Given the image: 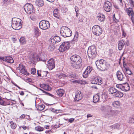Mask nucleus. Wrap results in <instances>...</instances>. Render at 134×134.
<instances>
[{
  "label": "nucleus",
  "instance_id": "1",
  "mask_svg": "<svg viewBox=\"0 0 134 134\" xmlns=\"http://www.w3.org/2000/svg\"><path fill=\"white\" fill-rule=\"evenodd\" d=\"M71 66L74 68H80L82 66V60L80 57L77 55H74L71 57Z\"/></svg>",
  "mask_w": 134,
  "mask_h": 134
},
{
  "label": "nucleus",
  "instance_id": "2",
  "mask_svg": "<svg viewBox=\"0 0 134 134\" xmlns=\"http://www.w3.org/2000/svg\"><path fill=\"white\" fill-rule=\"evenodd\" d=\"M101 110L103 111L105 114L109 116H115L120 113L119 111L114 110L111 107L108 105L102 107L101 108Z\"/></svg>",
  "mask_w": 134,
  "mask_h": 134
},
{
  "label": "nucleus",
  "instance_id": "3",
  "mask_svg": "<svg viewBox=\"0 0 134 134\" xmlns=\"http://www.w3.org/2000/svg\"><path fill=\"white\" fill-rule=\"evenodd\" d=\"M96 64L98 69L101 71H104L108 69L110 67V65L107 61L103 59H100L96 62Z\"/></svg>",
  "mask_w": 134,
  "mask_h": 134
},
{
  "label": "nucleus",
  "instance_id": "4",
  "mask_svg": "<svg viewBox=\"0 0 134 134\" xmlns=\"http://www.w3.org/2000/svg\"><path fill=\"white\" fill-rule=\"evenodd\" d=\"M46 54L43 53H40L39 54H33L32 56V60L34 61L36 60L37 61H42L44 62L46 61Z\"/></svg>",
  "mask_w": 134,
  "mask_h": 134
},
{
  "label": "nucleus",
  "instance_id": "5",
  "mask_svg": "<svg viewBox=\"0 0 134 134\" xmlns=\"http://www.w3.org/2000/svg\"><path fill=\"white\" fill-rule=\"evenodd\" d=\"M21 20L18 18H13L12 19V27L15 30H19L21 28Z\"/></svg>",
  "mask_w": 134,
  "mask_h": 134
},
{
  "label": "nucleus",
  "instance_id": "6",
  "mask_svg": "<svg viewBox=\"0 0 134 134\" xmlns=\"http://www.w3.org/2000/svg\"><path fill=\"white\" fill-rule=\"evenodd\" d=\"M60 32L61 35L64 37L70 36L71 35L72 32L68 27L63 26L61 28Z\"/></svg>",
  "mask_w": 134,
  "mask_h": 134
},
{
  "label": "nucleus",
  "instance_id": "7",
  "mask_svg": "<svg viewBox=\"0 0 134 134\" xmlns=\"http://www.w3.org/2000/svg\"><path fill=\"white\" fill-rule=\"evenodd\" d=\"M108 91L109 93L111 94L113 96L121 97L123 96V94L122 92L114 87H111L109 88L108 90Z\"/></svg>",
  "mask_w": 134,
  "mask_h": 134
},
{
  "label": "nucleus",
  "instance_id": "8",
  "mask_svg": "<svg viewBox=\"0 0 134 134\" xmlns=\"http://www.w3.org/2000/svg\"><path fill=\"white\" fill-rule=\"evenodd\" d=\"M24 9L27 13L29 14H32L35 12L33 5L31 4H26L24 6Z\"/></svg>",
  "mask_w": 134,
  "mask_h": 134
},
{
  "label": "nucleus",
  "instance_id": "9",
  "mask_svg": "<svg viewBox=\"0 0 134 134\" xmlns=\"http://www.w3.org/2000/svg\"><path fill=\"white\" fill-rule=\"evenodd\" d=\"M92 31L94 35L97 36L101 35L103 32L102 28L98 25L94 26L92 28Z\"/></svg>",
  "mask_w": 134,
  "mask_h": 134
},
{
  "label": "nucleus",
  "instance_id": "10",
  "mask_svg": "<svg viewBox=\"0 0 134 134\" xmlns=\"http://www.w3.org/2000/svg\"><path fill=\"white\" fill-rule=\"evenodd\" d=\"M40 28L43 30H46L48 29L50 27V24L48 21L42 20L39 23Z\"/></svg>",
  "mask_w": 134,
  "mask_h": 134
},
{
  "label": "nucleus",
  "instance_id": "11",
  "mask_svg": "<svg viewBox=\"0 0 134 134\" xmlns=\"http://www.w3.org/2000/svg\"><path fill=\"white\" fill-rule=\"evenodd\" d=\"M70 44L68 42H65L60 45L59 48V50H66L69 49L70 47Z\"/></svg>",
  "mask_w": 134,
  "mask_h": 134
},
{
  "label": "nucleus",
  "instance_id": "12",
  "mask_svg": "<svg viewBox=\"0 0 134 134\" xmlns=\"http://www.w3.org/2000/svg\"><path fill=\"white\" fill-rule=\"evenodd\" d=\"M104 10L108 12H110L112 8V4L108 1H105L103 6Z\"/></svg>",
  "mask_w": 134,
  "mask_h": 134
},
{
  "label": "nucleus",
  "instance_id": "13",
  "mask_svg": "<svg viewBox=\"0 0 134 134\" xmlns=\"http://www.w3.org/2000/svg\"><path fill=\"white\" fill-rule=\"evenodd\" d=\"M91 83L93 84L100 85L102 84V79L99 77H94L92 78L91 80Z\"/></svg>",
  "mask_w": 134,
  "mask_h": 134
},
{
  "label": "nucleus",
  "instance_id": "14",
  "mask_svg": "<svg viewBox=\"0 0 134 134\" xmlns=\"http://www.w3.org/2000/svg\"><path fill=\"white\" fill-rule=\"evenodd\" d=\"M116 87L121 89L122 90L124 91H128L130 90V86L127 83H125L123 85H117Z\"/></svg>",
  "mask_w": 134,
  "mask_h": 134
},
{
  "label": "nucleus",
  "instance_id": "15",
  "mask_svg": "<svg viewBox=\"0 0 134 134\" xmlns=\"http://www.w3.org/2000/svg\"><path fill=\"white\" fill-rule=\"evenodd\" d=\"M83 97V95L81 92L80 91H77L76 93V95L74 98L75 101H79L81 100Z\"/></svg>",
  "mask_w": 134,
  "mask_h": 134
},
{
  "label": "nucleus",
  "instance_id": "16",
  "mask_svg": "<svg viewBox=\"0 0 134 134\" xmlns=\"http://www.w3.org/2000/svg\"><path fill=\"white\" fill-rule=\"evenodd\" d=\"M47 68L49 70L53 69L55 67L54 61L53 59H51L48 61Z\"/></svg>",
  "mask_w": 134,
  "mask_h": 134
},
{
  "label": "nucleus",
  "instance_id": "17",
  "mask_svg": "<svg viewBox=\"0 0 134 134\" xmlns=\"http://www.w3.org/2000/svg\"><path fill=\"white\" fill-rule=\"evenodd\" d=\"M88 57L93 59L97 55L96 51H87Z\"/></svg>",
  "mask_w": 134,
  "mask_h": 134
},
{
  "label": "nucleus",
  "instance_id": "18",
  "mask_svg": "<svg viewBox=\"0 0 134 134\" xmlns=\"http://www.w3.org/2000/svg\"><path fill=\"white\" fill-rule=\"evenodd\" d=\"M116 76L118 79L120 81H123L125 79L123 74L121 72L118 71L116 73Z\"/></svg>",
  "mask_w": 134,
  "mask_h": 134
},
{
  "label": "nucleus",
  "instance_id": "19",
  "mask_svg": "<svg viewBox=\"0 0 134 134\" xmlns=\"http://www.w3.org/2000/svg\"><path fill=\"white\" fill-rule=\"evenodd\" d=\"M61 40L60 37L58 36H56L52 38L51 39V42L52 44L54 45L56 42H59Z\"/></svg>",
  "mask_w": 134,
  "mask_h": 134
},
{
  "label": "nucleus",
  "instance_id": "20",
  "mask_svg": "<svg viewBox=\"0 0 134 134\" xmlns=\"http://www.w3.org/2000/svg\"><path fill=\"white\" fill-rule=\"evenodd\" d=\"M56 93L59 96L62 97L64 93V90L62 89L57 90H56Z\"/></svg>",
  "mask_w": 134,
  "mask_h": 134
},
{
  "label": "nucleus",
  "instance_id": "21",
  "mask_svg": "<svg viewBox=\"0 0 134 134\" xmlns=\"http://www.w3.org/2000/svg\"><path fill=\"white\" fill-rule=\"evenodd\" d=\"M125 44L124 41L122 40H120L118 44V48L119 50H121L122 49Z\"/></svg>",
  "mask_w": 134,
  "mask_h": 134
},
{
  "label": "nucleus",
  "instance_id": "22",
  "mask_svg": "<svg viewBox=\"0 0 134 134\" xmlns=\"http://www.w3.org/2000/svg\"><path fill=\"white\" fill-rule=\"evenodd\" d=\"M5 62L8 63H12L14 62V60L11 57L9 56H5Z\"/></svg>",
  "mask_w": 134,
  "mask_h": 134
},
{
  "label": "nucleus",
  "instance_id": "23",
  "mask_svg": "<svg viewBox=\"0 0 134 134\" xmlns=\"http://www.w3.org/2000/svg\"><path fill=\"white\" fill-rule=\"evenodd\" d=\"M105 16L102 14H98L97 17V19L100 22L103 21L105 19Z\"/></svg>",
  "mask_w": 134,
  "mask_h": 134
},
{
  "label": "nucleus",
  "instance_id": "24",
  "mask_svg": "<svg viewBox=\"0 0 134 134\" xmlns=\"http://www.w3.org/2000/svg\"><path fill=\"white\" fill-rule=\"evenodd\" d=\"M123 67L125 69L124 70H123V71H124V73H126L129 75H131L132 74V73L128 67H126L124 66V64L123 65Z\"/></svg>",
  "mask_w": 134,
  "mask_h": 134
},
{
  "label": "nucleus",
  "instance_id": "25",
  "mask_svg": "<svg viewBox=\"0 0 134 134\" xmlns=\"http://www.w3.org/2000/svg\"><path fill=\"white\" fill-rule=\"evenodd\" d=\"M36 4L38 7H42L44 5V2L43 0H37Z\"/></svg>",
  "mask_w": 134,
  "mask_h": 134
},
{
  "label": "nucleus",
  "instance_id": "26",
  "mask_svg": "<svg viewBox=\"0 0 134 134\" xmlns=\"http://www.w3.org/2000/svg\"><path fill=\"white\" fill-rule=\"evenodd\" d=\"M99 100V93L97 94L94 96L93 98V102L94 103H96Z\"/></svg>",
  "mask_w": 134,
  "mask_h": 134
},
{
  "label": "nucleus",
  "instance_id": "27",
  "mask_svg": "<svg viewBox=\"0 0 134 134\" xmlns=\"http://www.w3.org/2000/svg\"><path fill=\"white\" fill-rule=\"evenodd\" d=\"M35 35L36 37L39 36L40 32L39 29L38 27H35L34 30Z\"/></svg>",
  "mask_w": 134,
  "mask_h": 134
},
{
  "label": "nucleus",
  "instance_id": "28",
  "mask_svg": "<svg viewBox=\"0 0 134 134\" xmlns=\"http://www.w3.org/2000/svg\"><path fill=\"white\" fill-rule=\"evenodd\" d=\"M60 9L63 13H66L68 10L67 7L65 5H62L61 6Z\"/></svg>",
  "mask_w": 134,
  "mask_h": 134
},
{
  "label": "nucleus",
  "instance_id": "29",
  "mask_svg": "<svg viewBox=\"0 0 134 134\" xmlns=\"http://www.w3.org/2000/svg\"><path fill=\"white\" fill-rule=\"evenodd\" d=\"M127 9V12L129 16L134 13L133 11L132 8H129L128 9Z\"/></svg>",
  "mask_w": 134,
  "mask_h": 134
},
{
  "label": "nucleus",
  "instance_id": "30",
  "mask_svg": "<svg viewBox=\"0 0 134 134\" xmlns=\"http://www.w3.org/2000/svg\"><path fill=\"white\" fill-rule=\"evenodd\" d=\"M19 41L20 43L24 44L26 43V40L25 38L24 37H21L19 39Z\"/></svg>",
  "mask_w": 134,
  "mask_h": 134
},
{
  "label": "nucleus",
  "instance_id": "31",
  "mask_svg": "<svg viewBox=\"0 0 134 134\" xmlns=\"http://www.w3.org/2000/svg\"><path fill=\"white\" fill-rule=\"evenodd\" d=\"M10 124L11 128L12 129H15L17 127L16 124L13 121L10 122Z\"/></svg>",
  "mask_w": 134,
  "mask_h": 134
},
{
  "label": "nucleus",
  "instance_id": "32",
  "mask_svg": "<svg viewBox=\"0 0 134 134\" xmlns=\"http://www.w3.org/2000/svg\"><path fill=\"white\" fill-rule=\"evenodd\" d=\"M57 77H58L59 79H60L62 78H64L66 77V75L65 74L62 73H60L57 75Z\"/></svg>",
  "mask_w": 134,
  "mask_h": 134
},
{
  "label": "nucleus",
  "instance_id": "33",
  "mask_svg": "<svg viewBox=\"0 0 134 134\" xmlns=\"http://www.w3.org/2000/svg\"><path fill=\"white\" fill-rule=\"evenodd\" d=\"M68 77L71 78H75L76 79L77 78V76H76V75L75 73H72L69 74Z\"/></svg>",
  "mask_w": 134,
  "mask_h": 134
},
{
  "label": "nucleus",
  "instance_id": "34",
  "mask_svg": "<svg viewBox=\"0 0 134 134\" xmlns=\"http://www.w3.org/2000/svg\"><path fill=\"white\" fill-rule=\"evenodd\" d=\"M84 81H83L80 80H75L73 81V82L74 83H77L79 84H82L84 83L83 82H84Z\"/></svg>",
  "mask_w": 134,
  "mask_h": 134
},
{
  "label": "nucleus",
  "instance_id": "35",
  "mask_svg": "<svg viewBox=\"0 0 134 134\" xmlns=\"http://www.w3.org/2000/svg\"><path fill=\"white\" fill-rule=\"evenodd\" d=\"M92 70V68L90 66H88L86 69L85 70L88 74H90Z\"/></svg>",
  "mask_w": 134,
  "mask_h": 134
},
{
  "label": "nucleus",
  "instance_id": "36",
  "mask_svg": "<svg viewBox=\"0 0 134 134\" xmlns=\"http://www.w3.org/2000/svg\"><path fill=\"white\" fill-rule=\"evenodd\" d=\"M45 107V105L43 104H42L38 106L37 108L38 110H42L44 109Z\"/></svg>",
  "mask_w": 134,
  "mask_h": 134
},
{
  "label": "nucleus",
  "instance_id": "37",
  "mask_svg": "<svg viewBox=\"0 0 134 134\" xmlns=\"http://www.w3.org/2000/svg\"><path fill=\"white\" fill-rule=\"evenodd\" d=\"M110 127L113 129H118L120 127L119 125L118 124H116L113 125H112L110 126Z\"/></svg>",
  "mask_w": 134,
  "mask_h": 134
},
{
  "label": "nucleus",
  "instance_id": "38",
  "mask_svg": "<svg viewBox=\"0 0 134 134\" xmlns=\"http://www.w3.org/2000/svg\"><path fill=\"white\" fill-rule=\"evenodd\" d=\"M108 52V57H111L114 55V53L113 51H109Z\"/></svg>",
  "mask_w": 134,
  "mask_h": 134
},
{
  "label": "nucleus",
  "instance_id": "39",
  "mask_svg": "<svg viewBox=\"0 0 134 134\" xmlns=\"http://www.w3.org/2000/svg\"><path fill=\"white\" fill-rule=\"evenodd\" d=\"M35 129L36 131H43V128L40 126H37L35 127Z\"/></svg>",
  "mask_w": 134,
  "mask_h": 134
},
{
  "label": "nucleus",
  "instance_id": "40",
  "mask_svg": "<svg viewBox=\"0 0 134 134\" xmlns=\"http://www.w3.org/2000/svg\"><path fill=\"white\" fill-rule=\"evenodd\" d=\"M44 89L47 91H49L51 90V88L48 85L45 84Z\"/></svg>",
  "mask_w": 134,
  "mask_h": 134
},
{
  "label": "nucleus",
  "instance_id": "41",
  "mask_svg": "<svg viewBox=\"0 0 134 134\" xmlns=\"http://www.w3.org/2000/svg\"><path fill=\"white\" fill-rule=\"evenodd\" d=\"M10 2V0H3V3L5 6L7 5Z\"/></svg>",
  "mask_w": 134,
  "mask_h": 134
},
{
  "label": "nucleus",
  "instance_id": "42",
  "mask_svg": "<svg viewBox=\"0 0 134 134\" xmlns=\"http://www.w3.org/2000/svg\"><path fill=\"white\" fill-rule=\"evenodd\" d=\"M120 103L119 101H115L113 103V105L114 106V107H116L117 106L119 105Z\"/></svg>",
  "mask_w": 134,
  "mask_h": 134
},
{
  "label": "nucleus",
  "instance_id": "43",
  "mask_svg": "<svg viewBox=\"0 0 134 134\" xmlns=\"http://www.w3.org/2000/svg\"><path fill=\"white\" fill-rule=\"evenodd\" d=\"M20 71L21 73L24 74V75H26L27 74V72L26 70L24 68H23L22 69V70H20Z\"/></svg>",
  "mask_w": 134,
  "mask_h": 134
},
{
  "label": "nucleus",
  "instance_id": "44",
  "mask_svg": "<svg viewBox=\"0 0 134 134\" xmlns=\"http://www.w3.org/2000/svg\"><path fill=\"white\" fill-rule=\"evenodd\" d=\"M88 74L87 72L85 70V71L83 73L82 75L84 78H86L88 76Z\"/></svg>",
  "mask_w": 134,
  "mask_h": 134
},
{
  "label": "nucleus",
  "instance_id": "45",
  "mask_svg": "<svg viewBox=\"0 0 134 134\" xmlns=\"http://www.w3.org/2000/svg\"><path fill=\"white\" fill-rule=\"evenodd\" d=\"M24 67L25 66H24L21 63L19 64V66L18 67V68L20 71L23 68H24Z\"/></svg>",
  "mask_w": 134,
  "mask_h": 134
},
{
  "label": "nucleus",
  "instance_id": "46",
  "mask_svg": "<svg viewBox=\"0 0 134 134\" xmlns=\"http://www.w3.org/2000/svg\"><path fill=\"white\" fill-rule=\"evenodd\" d=\"M96 49L95 47L94 46H91L88 47V50H93Z\"/></svg>",
  "mask_w": 134,
  "mask_h": 134
},
{
  "label": "nucleus",
  "instance_id": "47",
  "mask_svg": "<svg viewBox=\"0 0 134 134\" xmlns=\"http://www.w3.org/2000/svg\"><path fill=\"white\" fill-rule=\"evenodd\" d=\"M50 109L52 112H54V113H58V112H57V111H59L60 110H56L54 108H50Z\"/></svg>",
  "mask_w": 134,
  "mask_h": 134
},
{
  "label": "nucleus",
  "instance_id": "48",
  "mask_svg": "<svg viewBox=\"0 0 134 134\" xmlns=\"http://www.w3.org/2000/svg\"><path fill=\"white\" fill-rule=\"evenodd\" d=\"M36 71L35 68H32L31 69V73L32 74H34L36 72Z\"/></svg>",
  "mask_w": 134,
  "mask_h": 134
},
{
  "label": "nucleus",
  "instance_id": "49",
  "mask_svg": "<svg viewBox=\"0 0 134 134\" xmlns=\"http://www.w3.org/2000/svg\"><path fill=\"white\" fill-rule=\"evenodd\" d=\"M55 47L53 45L50 46L49 47V49H50L51 50H53L54 49Z\"/></svg>",
  "mask_w": 134,
  "mask_h": 134
},
{
  "label": "nucleus",
  "instance_id": "50",
  "mask_svg": "<svg viewBox=\"0 0 134 134\" xmlns=\"http://www.w3.org/2000/svg\"><path fill=\"white\" fill-rule=\"evenodd\" d=\"M53 14H59L58 12V10L57 9H55L53 11Z\"/></svg>",
  "mask_w": 134,
  "mask_h": 134
},
{
  "label": "nucleus",
  "instance_id": "51",
  "mask_svg": "<svg viewBox=\"0 0 134 134\" xmlns=\"http://www.w3.org/2000/svg\"><path fill=\"white\" fill-rule=\"evenodd\" d=\"M129 122L130 123H134V117L133 118H129Z\"/></svg>",
  "mask_w": 134,
  "mask_h": 134
},
{
  "label": "nucleus",
  "instance_id": "52",
  "mask_svg": "<svg viewBox=\"0 0 134 134\" xmlns=\"http://www.w3.org/2000/svg\"><path fill=\"white\" fill-rule=\"evenodd\" d=\"M5 57H2L0 56V61L2 62V61H5Z\"/></svg>",
  "mask_w": 134,
  "mask_h": 134
},
{
  "label": "nucleus",
  "instance_id": "53",
  "mask_svg": "<svg viewBox=\"0 0 134 134\" xmlns=\"http://www.w3.org/2000/svg\"><path fill=\"white\" fill-rule=\"evenodd\" d=\"M53 15L55 17L58 19H59L60 16L59 14H53Z\"/></svg>",
  "mask_w": 134,
  "mask_h": 134
},
{
  "label": "nucleus",
  "instance_id": "54",
  "mask_svg": "<svg viewBox=\"0 0 134 134\" xmlns=\"http://www.w3.org/2000/svg\"><path fill=\"white\" fill-rule=\"evenodd\" d=\"M44 93L46 94L47 95H48V96H51L52 97L54 98V96L53 95H52V94L46 92V91H45V92Z\"/></svg>",
  "mask_w": 134,
  "mask_h": 134
},
{
  "label": "nucleus",
  "instance_id": "55",
  "mask_svg": "<svg viewBox=\"0 0 134 134\" xmlns=\"http://www.w3.org/2000/svg\"><path fill=\"white\" fill-rule=\"evenodd\" d=\"M74 120V119L73 118H71L69 119L68 120V121L69 122H70V123H71Z\"/></svg>",
  "mask_w": 134,
  "mask_h": 134
},
{
  "label": "nucleus",
  "instance_id": "56",
  "mask_svg": "<svg viewBox=\"0 0 134 134\" xmlns=\"http://www.w3.org/2000/svg\"><path fill=\"white\" fill-rule=\"evenodd\" d=\"M48 71H42L41 72V74L44 73V76H46L47 75V74L48 73Z\"/></svg>",
  "mask_w": 134,
  "mask_h": 134
},
{
  "label": "nucleus",
  "instance_id": "57",
  "mask_svg": "<svg viewBox=\"0 0 134 134\" xmlns=\"http://www.w3.org/2000/svg\"><path fill=\"white\" fill-rule=\"evenodd\" d=\"M4 101L3 99H0V104L1 105H3L4 104Z\"/></svg>",
  "mask_w": 134,
  "mask_h": 134
},
{
  "label": "nucleus",
  "instance_id": "58",
  "mask_svg": "<svg viewBox=\"0 0 134 134\" xmlns=\"http://www.w3.org/2000/svg\"><path fill=\"white\" fill-rule=\"evenodd\" d=\"M12 41L14 43L17 40L16 38H14V37H12Z\"/></svg>",
  "mask_w": 134,
  "mask_h": 134
},
{
  "label": "nucleus",
  "instance_id": "59",
  "mask_svg": "<svg viewBox=\"0 0 134 134\" xmlns=\"http://www.w3.org/2000/svg\"><path fill=\"white\" fill-rule=\"evenodd\" d=\"M130 3L131 5H134V2L133 0H130Z\"/></svg>",
  "mask_w": 134,
  "mask_h": 134
},
{
  "label": "nucleus",
  "instance_id": "60",
  "mask_svg": "<svg viewBox=\"0 0 134 134\" xmlns=\"http://www.w3.org/2000/svg\"><path fill=\"white\" fill-rule=\"evenodd\" d=\"M45 84H40V86L41 88H42L44 89L45 86Z\"/></svg>",
  "mask_w": 134,
  "mask_h": 134
},
{
  "label": "nucleus",
  "instance_id": "61",
  "mask_svg": "<svg viewBox=\"0 0 134 134\" xmlns=\"http://www.w3.org/2000/svg\"><path fill=\"white\" fill-rule=\"evenodd\" d=\"M131 20L133 22V20H134V13L131 15Z\"/></svg>",
  "mask_w": 134,
  "mask_h": 134
},
{
  "label": "nucleus",
  "instance_id": "62",
  "mask_svg": "<svg viewBox=\"0 0 134 134\" xmlns=\"http://www.w3.org/2000/svg\"><path fill=\"white\" fill-rule=\"evenodd\" d=\"M113 19L114 20H115V19L116 20V21H115L116 22H117L118 21V20H117L116 19L115 17V14H114L113 15Z\"/></svg>",
  "mask_w": 134,
  "mask_h": 134
},
{
  "label": "nucleus",
  "instance_id": "63",
  "mask_svg": "<svg viewBox=\"0 0 134 134\" xmlns=\"http://www.w3.org/2000/svg\"><path fill=\"white\" fill-rule=\"evenodd\" d=\"M25 117V115L24 114H22L20 117V118L22 119H23Z\"/></svg>",
  "mask_w": 134,
  "mask_h": 134
},
{
  "label": "nucleus",
  "instance_id": "64",
  "mask_svg": "<svg viewBox=\"0 0 134 134\" xmlns=\"http://www.w3.org/2000/svg\"><path fill=\"white\" fill-rule=\"evenodd\" d=\"M21 127H22L23 129L24 130H25L26 129L27 127L26 126L24 125L23 126H22Z\"/></svg>",
  "mask_w": 134,
  "mask_h": 134
}]
</instances>
